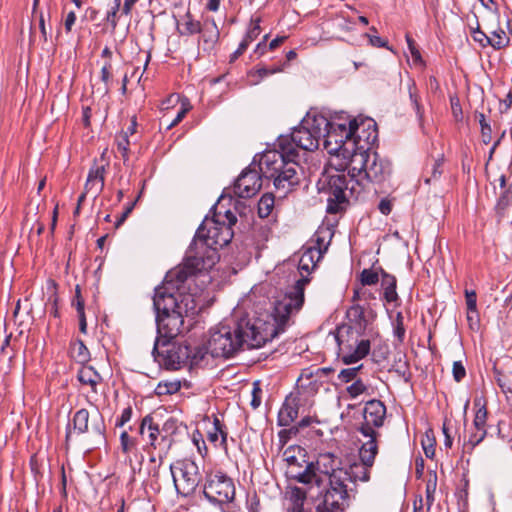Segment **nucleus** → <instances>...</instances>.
<instances>
[{"label": "nucleus", "instance_id": "f257e3e1", "mask_svg": "<svg viewBox=\"0 0 512 512\" xmlns=\"http://www.w3.org/2000/svg\"><path fill=\"white\" fill-rule=\"evenodd\" d=\"M308 283L309 279L302 276L283 297L275 301L270 314L271 321L244 317L232 324L221 323L211 329L206 352L215 358H230L244 346L249 349L260 348L271 341L290 325L292 317L303 307Z\"/></svg>", "mask_w": 512, "mask_h": 512}, {"label": "nucleus", "instance_id": "f03ea898", "mask_svg": "<svg viewBox=\"0 0 512 512\" xmlns=\"http://www.w3.org/2000/svg\"><path fill=\"white\" fill-rule=\"evenodd\" d=\"M329 126V120L321 114H307L300 127L290 136H280L279 150H267L260 155L258 167L264 178L272 179L276 189L289 191L299 184L297 148L313 151L319 147L321 134Z\"/></svg>", "mask_w": 512, "mask_h": 512}, {"label": "nucleus", "instance_id": "7ed1b4c3", "mask_svg": "<svg viewBox=\"0 0 512 512\" xmlns=\"http://www.w3.org/2000/svg\"><path fill=\"white\" fill-rule=\"evenodd\" d=\"M392 173L391 162L376 151H354L351 155L348 176L325 175L319 179L318 190L327 195V213L336 214L344 209L348 197L358 198L367 183L385 182Z\"/></svg>", "mask_w": 512, "mask_h": 512}, {"label": "nucleus", "instance_id": "20e7f679", "mask_svg": "<svg viewBox=\"0 0 512 512\" xmlns=\"http://www.w3.org/2000/svg\"><path fill=\"white\" fill-rule=\"evenodd\" d=\"M347 323L333 332L338 346L337 355L346 365L364 359L371 349V342L379 336L375 326L376 311L370 304L351 303L346 311Z\"/></svg>", "mask_w": 512, "mask_h": 512}, {"label": "nucleus", "instance_id": "39448f33", "mask_svg": "<svg viewBox=\"0 0 512 512\" xmlns=\"http://www.w3.org/2000/svg\"><path fill=\"white\" fill-rule=\"evenodd\" d=\"M186 282H178V277H169V272L161 286L155 288L153 306L157 314L184 312L186 316L197 313L198 304L193 294L186 293Z\"/></svg>", "mask_w": 512, "mask_h": 512}, {"label": "nucleus", "instance_id": "423d86ee", "mask_svg": "<svg viewBox=\"0 0 512 512\" xmlns=\"http://www.w3.org/2000/svg\"><path fill=\"white\" fill-rule=\"evenodd\" d=\"M154 360L168 370H178L183 366L197 365L203 358L204 353L201 348H193L184 343H169V341L159 342L155 340L152 350Z\"/></svg>", "mask_w": 512, "mask_h": 512}, {"label": "nucleus", "instance_id": "0eeeda50", "mask_svg": "<svg viewBox=\"0 0 512 512\" xmlns=\"http://www.w3.org/2000/svg\"><path fill=\"white\" fill-rule=\"evenodd\" d=\"M219 217L215 215L213 218H205L194 237L198 245L203 244L216 252L218 248L230 243L233 238L232 226L237 222L236 215L230 210L225 212L226 221H221Z\"/></svg>", "mask_w": 512, "mask_h": 512}, {"label": "nucleus", "instance_id": "6e6552de", "mask_svg": "<svg viewBox=\"0 0 512 512\" xmlns=\"http://www.w3.org/2000/svg\"><path fill=\"white\" fill-rule=\"evenodd\" d=\"M217 260L218 254L215 250L209 249L203 244L198 245L193 239L183 264L170 270L169 277H178V282H187L196 273L211 269Z\"/></svg>", "mask_w": 512, "mask_h": 512}, {"label": "nucleus", "instance_id": "1a4fd4ad", "mask_svg": "<svg viewBox=\"0 0 512 512\" xmlns=\"http://www.w3.org/2000/svg\"><path fill=\"white\" fill-rule=\"evenodd\" d=\"M328 488L323 495V504L327 511L343 512L350 502L349 477L344 470H338L328 478Z\"/></svg>", "mask_w": 512, "mask_h": 512}, {"label": "nucleus", "instance_id": "9d476101", "mask_svg": "<svg viewBox=\"0 0 512 512\" xmlns=\"http://www.w3.org/2000/svg\"><path fill=\"white\" fill-rule=\"evenodd\" d=\"M169 469L175 489L182 496L192 495L202 481L199 467L191 459L177 460Z\"/></svg>", "mask_w": 512, "mask_h": 512}, {"label": "nucleus", "instance_id": "9b49d317", "mask_svg": "<svg viewBox=\"0 0 512 512\" xmlns=\"http://www.w3.org/2000/svg\"><path fill=\"white\" fill-rule=\"evenodd\" d=\"M378 454V443L373 440L365 441L359 449V461L351 463L344 468L349 483L357 481L368 482L370 480V471L374 465L375 457Z\"/></svg>", "mask_w": 512, "mask_h": 512}, {"label": "nucleus", "instance_id": "f8f14e48", "mask_svg": "<svg viewBox=\"0 0 512 512\" xmlns=\"http://www.w3.org/2000/svg\"><path fill=\"white\" fill-rule=\"evenodd\" d=\"M205 497L215 504H225L234 499L233 481L221 472L209 474L204 484Z\"/></svg>", "mask_w": 512, "mask_h": 512}, {"label": "nucleus", "instance_id": "ddd939ff", "mask_svg": "<svg viewBox=\"0 0 512 512\" xmlns=\"http://www.w3.org/2000/svg\"><path fill=\"white\" fill-rule=\"evenodd\" d=\"M354 129L355 127L349 126V122L346 121L339 123L329 121V126L321 134L324 148L332 155H339L341 150H347L344 147L347 142L352 141Z\"/></svg>", "mask_w": 512, "mask_h": 512}, {"label": "nucleus", "instance_id": "4468645a", "mask_svg": "<svg viewBox=\"0 0 512 512\" xmlns=\"http://www.w3.org/2000/svg\"><path fill=\"white\" fill-rule=\"evenodd\" d=\"M386 416V407L380 400L372 399L366 402L364 407V422L359 427V432L367 438L377 442L379 432L375 428L383 425Z\"/></svg>", "mask_w": 512, "mask_h": 512}, {"label": "nucleus", "instance_id": "2eb2a0df", "mask_svg": "<svg viewBox=\"0 0 512 512\" xmlns=\"http://www.w3.org/2000/svg\"><path fill=\"white\" fill-rule=\"evenodd\" d=\"M349 126H354V132L352 136V142L355 148L354 151L370 150V146L373 145L377 138V125L376 122L371 118L358 119L353 118L349 120Z\"/></svg>", "mask_w": 512, "mask_h": 512}, {"label": "nucleus", "instance_id": "dca6fc26", "mask_svg": "<svg viewBox=\"0 0 512 512\" xmlns=\"http://www.w3.org/2000/svg\"><path fill=\"white\" fill-rule=\"evenodd\" d=\"M186 313L173 312L156 315L157 332L159 342L169 341L181 333Z\"/></svg>", "mask_w": 512, "mask_h": 512}, {"label": "nucleus", "instance_id": "f3484780", "mask_svg": "<svg viewBox=\"0 0 512 512\" xmlns=\"http://www.w3.org/2000/svg\"><path fill=\"white\" fill-rule=\"evenodd\" d=\"M261 176L256 170L246 169L234 184V193L240 198H250L261 189Z\"/></svg>", "mask_w": 512, "mask_h": 512}, {"label": "nucleus", "instance_id": "a211bd4d", "mask_svg": "<svg viewBox=\"0 0 512 512\" xmlns=\"http://www.w3.org/2000/svg\"><path fill=\"white\" fill-rule=\"evenodd\" d=\"M303 462L305 463L304 467L301 463L288 467L287 474L289 477L302 484H315L316 486L320 487L323 479L317 473H315L314 462H306L305 460H303Z\"/></svg>", "mask_w": 512, "mask_h": 512}, {"label": "nucleus", "instance_id": "6ab92c4d", "mask_svg": "<svg viewBox=\"0 0 512 512\" xmlns=\"http://www.w3.org/2000/svg\"><path fill=\"white\" fill-rule=\"evenodd\" d=\"M300 405L301 400L298 392H292L286 396L278 412V425L283 427L290 426L298 417Z\"/></svg>", "mask_w": 512, "mask_h": 512}, {"label": "nucleus", "instance_id": "aec40b11", "mask_svg": "<svg viewBox=\"0 0 512 512\" xmlns=\"http://www.w3.org/2000/svg\"><path fill=\"white\" fill-rule=\"evenodd\" d=\"M106 169L104 165L94 164L88 173L85 183L86 193H90L96 198L104 188Z\"/></svg>", "mask_w": 512, "mask_h": 512}, {"label": "nucleus", "instance_id": "412c9836", "mask_svg": "<svg viewBox=\"0 0 512 512\" xmlns=\"http://www.w3.org/2000/svg\"><path fill=\"white\" fill-rule=\"evenodd\" d=\"M341 460L335 456L333 453L326 452L319 454L315 465V473H317L320 477L324 475L330 478V475L335 473L338 470H344V467H340Z\"/></svg>", "mask_w": 512, "mask_h": 512}, {"label": "nucleus", "instance_id": "4be33fe9", "mask_svg": "<svg viewBox=\"0 0 512 512\" xmlns=\"http://www.w3.org/2000/svg\"><path fill=\"white\" fill-rule=\"evenodd\" d=\"M139 435L149 447H152L153 449L157 448V440L160 436V431L158 426L154 424V419L151 415H146L142 419L139 426Z\"/></svg>", "mask_w": 512, "mask_h": 512}, {"label": "nucleus", "instance_id": "5701e85b", "mask_svg": "<svg viewBox=\"0 0 512 512\" xmlns=\"http://www.w3.org/2000/svg\"><path fill=\"white\" fill-rule=\"evenodd\" d=\"M298 387L306 391L310 395L316 394L320 387L323 385L324 380L314 376V371L311 368L304 369L298 380Z\"/></svg>", "mask_w": 512, "mask_h": 512}, {"label": "nucleus", "instance_id": "b1692460", "mask_svg": "<svg viewBox=\"0 0 512 512\" xmlns=\"http://www.w3.org/2000/svg\"><path fill=\"white\" fill-rule=\"evenodd\" d=\"M382 279L381 286L383 288V297L388 303H396L399 300L396 292L397 280L395 276L387 273L384 269L379 268Z\"/></svg>", "mask_w": 512, "mask_h": 512}, {"label": "nucleus", "instance_id": "393cba45", "mask_svg": "<svg viewBox=\"0 0 512 512\" xmlns=\"http://www.w3.org/2000/svg\"><path fill=\"white\" fill-rule=\"evenodd\" d=\"M207 439L215 447H222L227 450V432L217 417L214 418L212 429L207 433Z\"/></svg>", "mask_w": 512, "mask_h": 512}, {"label": "nucleus", "instance_id": "a878e982", "mask_svg": "<svg viewBox=\"0 0 512 512\" xmlns=\"http://www.w3.org/2000/svg\"><path fill=\"white\" fill-rule=\"evenodd\" d=\"M79 382L88 385L94 393H97V385L102 381L101 375L92 367H82L77 375Z\"/></svg>", "mask_w": 512, "mask_h": 512}, {"label": "nucleus", "instance_id": "bb28decb", "mask_svg": "<svg viewBox=\"0 0 512 512\" xmlns=\"http://www.w3.org/2000/svg\"><path fill=\"white\" fill-rule=\"evenodd\" d=\"M322 258L321 251L307 247L299 260L298 268L300 271L310 272L311 269L315 268L317 262Z\"/></svg>", "mask_w": 512, "mask_h": 512}, {"label": "nucleus", "instance_id": "cd10ccee", "mask_svg": "<svg viewBox=\"0 0 512 512\" xmlns=\"http://www.w3.org/2000/svg\"><path fill=\"white\" fill-rule=\"evenodd\" d=\"M260 34V25L259 20H257L255 23L252 24L246 35L244 36L243 40L240 42L239 47L237 50L231 55V61L236 60L239 56H241L249 44L258 37Z\"/></svg>", "mask_w": 512, "mask_h": 512}, {"label": "nucleus", "instance_id": "c85d7f7f", "mask_svg": "<svg viewBox=\"0 0 512 512\" xmlns=\"http://www.w3.org/2000/svg\"><path fill=\"white\" fill-rule=\"evenodd\" d=\"M408 95L413 109L415 110L419 124L422 125L424 118V107L420 102L419 90L413 80L408 82Z\"/></svg>", "mask_w": 512, "mask_h": 512}, {"label": "nucleus", "instance_id": "c756f323", "mask_svg": "<svg viewBox=\"0 0 512 512\" xmlns=\"http://www.w3.org/2000/svg\"><path fill=\"white\" fill-rule=\"evenodd\" d=\"M474 406L476 408L473 426L475 430H486L487 422V408L482 398L477 397L474 399Z\"/></svg>", "mask_w": 512, "mask_h": 512}, {"label": "nucleus", "instance_id": "7c9ffc66", "mask_svg": "<svg viewBox=\"0 0 512 512\" xmlns=\"http://www.w3.org/2000/svg\"><path fill=\"white\" fill-rule=\"evenodd\" d=\"M70 355L78 363L84 364L90 360V352L84 342L75 340L70 346Z\"/></svg>", "mask_w": 512, "mask_h": 512}, {"label": "nucleus", "instance_id": "2f4dec72", "mask_svg": "<svg viewBox=\"0 0 512 512\" xmlns=\"http://www.w3.org/2000/svg\"><path fill=\"white\" fill-rule=\"evenodd\" d=\"M307 492L299 487H293L289 492V506L287 510H305L304 503Z\"/></svg>", "mask_w": 512, "mask_h": 512}, {"label": "nucleus", "instance_id": "473e14b6", "mask_svg": "<svg viewBox=\"0 0 512 512\" xmlns=\"http://www.w3.org/2000/svg\"><path fill=\"white\" fill-rule=\"evenodd\" d=\"M219 35L218 27L213 19L210 21V26L206 23L202 35V40L206 45L205 49H213L219 40Z\"/></svg>", "mask_w": 512, "mask_h": 512}, {"label": "nucleus", "instance_id": "72a5a7b5", "mask_svg": "<svg viewBox=\"0 0 512 512\" xmlns=\"http://www.w3.org/2000/svg\"><path fill=\"white\" fill-rule=\"evenodd\" d=\"M479 34L485 37L486 44L492 46L496 50L504 48L509 43V38L503 30L493 32L492 37H488L483 32H479Z\"/></svg>", "mask_w": 512, "mask_h": 512}, {"label": "nucleus", "instance_id": "f704fd0d", "mask_svg": "<svg viewBox=\"0 0 512 512\" xmlns=\"http://www.w3.org/2000/svg\"><path fill=\"white\" fill-rule=\"evenodd\" d=\"M181 388V383L178 380L172 381H161L156 386L154 393L155 395L162 397L177 393Z\"/></svg>", "mask_w": 512, "mask_h": 512}, {"label": "nucleus", "instance_id": "c9c22d12", "mask_svg": "<svg viewBox=\"0 0 512 512\" xmlns=\"http://www.w3.org/2000/svg\"><path fill=\"white\" fill-rule=\"evenodd\" d=\"M89 412L87 409L78 410L73 416V428L79 434L88 432Z\"/></svg>", "mask_w": 512, "mask_h": 512}, {"label": "nucleus", "instance_id": "e433bc0d", "mask_svg": "<svg viewBox=\"0 0 512 512\" xmlns=\"http://www.w3.org/2000/svg\"><path fill=\"white\" fill-rule=\"evenodd\" d=\"M375 294L365 286H354L351 303L370 304L369 301L375 300Z\"/></svg>", "mask_w": 512, "mask_h": 512}, {"label": "nucleus", "instance_id": "4c0bfd02", "mask_svg": "<svg viewBox=\"0 0 512 512\" xmlns=\"http://www.w3.org/2000/svg\"><path fill=\"white\" fill-rule=\"evenodd\" d=\"M149 464L150 466L148 469V475L151 485L159 487L160 468L163 464L162 456H159L158 458L151 456L149 459Z\"/></svg>", "mask_w": 512, "mask_h": 512}, {"label": "nucleus", "instance_id": "58836bf2", "mask_svg": "<svg viewBox=\"0 0 512 512\" xmlns=\"http://www.w3.org/2000/svg\"><path fill=\"white\" fill-rule=\"evenodd\" d=\"M275 199L271 193L264 194L259 202H258V215L260 218H267L273 208H274Z\"/></svg>", "mask_w": 512, "mask_h": 512}, {"label": "nucleus", "instance_id": "ea45409f", "mask_svg": "<svg viewBox=\"0 0 512 512\" xmlns=\"http://www.w3.org/2000/svg\"><path fill=\"white\" fill-rule=\"evenodd\" d=\"M437 487V474L436 472L429 473V477L426 483V505H427V511L430 512L431 506L434 502V495Z\"/></svg>", "mask_w": 512, "mask_h": 512}, {"label": "nucleus", "instance_id": "a19ab883", "mask_svg": "<svg viewBox=\"0 0 512 512\" xmlns=\"http://www.w3.org/2000/svg\"><path fill=\"white\" fill-rule=\"evenodd\" d=\"M118 152L121 154L124 164L129 160V146L130 140L126 134H117L115 138Z\"/></svg>", "mask_w": 512, "mask_h": 512}, {"label": "nucleus", "instance_id": "79ce46f5", "mask_svg": "<svg viewBox=\"0 0 512 512\" xmlns=\"http://www.w3.org/2000/svg\"><path fill=\"white\" fill-rule=\"evenodd\" d=\"M333 26L340 30L341 32H351L353 30V21L347 17H345L343 12L338 13L333 19H332Z\"/></svg>", "mask_w": 512, "mask_h": 512}, {"label": "nucleus", "instance_id": "37998d69", "mask_svg": "<svg viewBox=\"0 0 512 512\" xmlns=\"http://www.w3.org/2000/svg\"><path fill=\"white\" fill-rule=\"evenodd\" d=\"M281 68H273L268 69L265 67L258 68L256 70H252L249 72L248 76L251 78V84H258L263 78L272 75L274 73L280 72Z\"/></svg>", "mask_w": 512, "mask_h": 512}, {"label": "nucleus", "instance_id": "c03bdc74", "mask_svg": "<svg viewBox=\"0 0 512 512\" xmlns=\"http://www.w3.org/2000/svg\"><path fill=\"white\" fill-rule=\"evenodd\" d=\"M359 286H372L379 281V272L373 269H363L359 275Z\"/></svg>", "mask_w": 512, "mask_h": 512}, {"label": "nucleus", "instance_id": "a18cd8bd", "mask_svg": "<svg viewBox=\"0 0 512 512\" xmlns=\"http://www.w3.org/2000/svg\"><path fill=\"white\" fill-rule=\"evenodd\" d=\"M184 31L182 34L193 35L201 32V23L193 19L190 12H187L183 22Z\"/></svg>", "mask_w": 512, "mask_h": 512}, {"label": "nucleus", "instance_id": "49530a36", "mask_svg": "<svg viewBox=\"0 0 512 512\" xmlns=\"http://www.w3.org/2000/svg\"><path fill=\"white\" fill-rule=\"evenodd\" d=\"M367 390L368 386L361 379H356L346 388V391L351 398H357L358 396L366 393Z\"/></svg>", "mask_w": 512, "mask_h": 512}, {"label": "nucleus", "instance_id": "de8ad7c7", "mask_svg": "<svg viewBox=\"0 0 512 512\" xmlns=\"http://www.w3.org/2000/svg\"><path fill=\"white\" fill-rule=\"evenodd\" d=\"M479 124L481 126V133H482V139L485 144H488L491 141V133L492 129L490 124L487 123L485 119V115L483 113H480L477 115Z\"/></svg>", "mask_w": 512, "mask_h": 512}, {"label": "nucleus", "instance_id": "09e8293b", "mask_svg": "<svg viewBox=\"0 0 512 512\" xmlns=\"http://www.w3.org/2000/svg\"><path fill=\"white\" fill-rule=\"evenodd\" d=\"M121 449L124 453H129L136 447V440L131 437L127 431H123L120 435Z\"/></svg>", "mask_w": 512, "mask_h": 512}, {"label": "nucleus", "instance_id": "8fccbe9b", "mask_svg": "<svg viewBox=\"0 0 512 512\" xmlns=\"http://www.w3.org/2000/svg\"><path fill=\"white\" fill-rule=\"evenodd\" d=\"M361 368L362 365L358 367L342 369L338 375V378L345 383L353 381L356 379L358 372L360 371Z\"/></svg>", "mask_w": 512, "mask_h": 512}, {"label": "nucleus", "instance_id": "3c124183", "mask_svg": "<svg viewBox=\"0 0 512 512\" xmlns=\"http://www.w3.org/2000/svg\"><path fill=\"white\" fill-rule=\"evenodd\" d=\"M298 452L302 457H304V455H302V449L300 447H289L287 448L285 451H284V456H285V460L287 461L288 463V467H290L291 465H297L299 464V460L297 458V456L294 454L295 452Z\"/></svg>", "mask_w": 512, "mask_h": 512}, {"label": "nucleus", "instance_id": "603ef678", "mask_svg": "<svg viewBox=\"0 0 512 512\" xmlns=\"http://www.w3.org/2000/svg\"><path fill=\"white\" fill-rule=\"evenodd\" d=\"M467 311L477 314V295L474 290H465Z\"/></svg>", "mask_w": 512, "mask_h": 512}, {"label": "nucleus", "instance_id": "864d4df0", "mask_svg": "<svg viewBox=\"0 0 512 512\" xmlns=\"http://www.w3.org/2000/svg\"><path fill=\"white\" fill-rule=\"evenodd\" d=\"M497 205L501 209H506L508 206L512 205V183L499 197Z\"/></svg>", "mask_w": 512, "mask_h": 512}, {"label": "nucleus", "instance_id": "5fc2aeb1", "mask_svg": "<svg viewBox=\"0 0 512 512\" xmlns=\"http://www.w3.org/2000/svg\"><path fill=\"white\" fill-rule=\"evenodd\" d=\"M453 378L456 382H461L466 376V369L462 361H455L452 368Z\"/></svg>", "mask_w": 512, "mask_h": 512}, {"label": "nucleus", "instance_id": "6e6d98bb", "mask_svg": "<svg viewBox=\"0 0 512 512\" xmlns=\"http://www.w3.org/2000/svg\"><path fill=\"white\" fill-rule=\"evenodd\" d=\"M487 430H475L470 434L468 444L471 445L472 448H475L478 444H480L486 437Z\"/></svg>", "mask_w": 512, "mask_h": 512}, {"label": "nucleus", "instance_id": "4d7b16f0", "mask_svg": "<svg viewBox=\"0 0 512 512\" xmlns=\"http://www.w3.org/2000/svg\"><path fill=\"white\" fill-rule=\"evenodd\" d=\"M261 394L262 390L259 387V384L255 382L253 384V390H252V399L250 402V405L253 409H257L261 404Z\"/></svg>", "mask_w": 512, "mask_h": 512}, {"label": "nucleus", "instance_id": "13d9d810", "mask_svg": "<svg viewBox=\"0 0 512 512\" xmlns=\"http://www.w3.org/2000/svg\"><path fill=\"white\" fill-rule=\"evenodd\" d=\"M190 105L188 103H183L180 110L178 111L176 117L172 120V122L168 125V129H171L172 127L176 126L178 123H180L185 115L190 110Z\"/></svg>", "mask_w": 512, "mask_h": 512}, {"label": "nucleus", "instance_id": "bf43d9fd", "mask_svg": "<svg viewBox=\"0 0 512 512\" xmlns=\"http://www.w3.org/2000/svg\"><path fill=\"white\" fill-rule=\"evenodd\" d=\"M394 334L399 339V341H402L405 335V328L403 324V316L399 312L396 315V325L394 328Z\"/></svg>", "mask_w": 512, "mask_h": 512}, {"label": "nucleus", "instance_id": "052dcab7", "mask_svg": "<svg viewBox=\"0 0 512 512\" xmlns=\"http://www.w3.org/2000/svg\"><path fill=\"white\" fill-rule=\"evenodd\" d=\"M72 306L76 308L77 313L85 312L84 310V300L81 296V290L79 285L76 286L75 296L72 300Z\"/></svg>", "mask_w": 512, "mask_h": 512}, {"label": "nucleus", "instance_id": "680f3d73", "mask_svg": "<svg viewBox=\"0 0 512 512\" xmlns=\"http://www.w3.org/2000/svg\"><path fill=\"white\" fill-rule=\"evenodd\" d=\"M132 414H133V410H132L131 406H128L125 409H123L120 417L117 418V420H116V424H115L116 427H122L127 422H129L132 418Z\"/></svg>", "mask_w": 512, "mask_h": 512}, {"label": "nucleus", "instance_id": "e2e57ef3", "mask_svg": "<svg viewBox=\"0 0 512 512\" xmlns=\"http://www.w3.org/2000/svg\"><path fill=\"white\" fill-rule=\"evenodd\" d=\"M408 49L411 53V56L415 63H422V57L419 52V50L416 48V44L413 39H411L409 36L406 37Z\"/></svg>", "mask_w": 512, "mask_h": 512}, {"label": "nucleus", "instance_id": "0e129e2a", "mask_svg": "<svg viewBox=\"0 0 512 512\" xmlns=\"http://www.w3.org/2000/svg\"><path fill=\"white\" fill-rule=\"evenodd\" d=\"M310 248H314L321 251V256L327 251L328 243L325 242L324 237H321L320 232L315 234V243Z\"/></svg>", "mask_w": 512, "mask_h": 512}, {"label": "nucleus", "instance_id": "69168bd1", "mask_svg": "<svg viewBox=\"0 0 512 512\" xmlns=\"http://www.w3.org/2000/svg\"><path fill=\"white\" fill-rule=\"evenodd\" d=\"M92 431L98 435V436H101L103 437L104 436V433H105V424H104V420H103V417L101 416V414L98 413V421H95L93 422L92 424Z\"/></svg>", "mask_w": 512, "mask_h": 512}, {"label": "nucleus", "instance_id": "338daca9", "mask_svg": "<svg viewBox=\"0 0 512 512\" xmlns=\"http://www.w3.org/2000/svg\"><path fill=\"white\" fill-rule=\"evenodd\" d=\"M392 202L388 198H383L378 204V209L383 215H389L392 211Z\"/></svg>", "mask_w": 512, "mask_h": 512}, {"label": "nucleus", "instance_id": "774afa93", "mask_svg": "<svg viewBox=\"0 0 512 512\" xmlns=\"http://www.w3.org/2000/svg\"><path fill=\"white\" fill-rule=\"evenodd\" d=\"M119 10L111 8L106 14V21L111 25L112 29H115L118 25L117 13Z\"/></svg>", "mask_w": 512, "mask_h": 512}]
</instances>
